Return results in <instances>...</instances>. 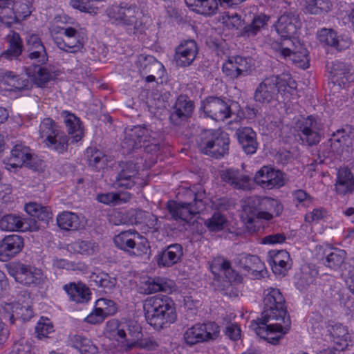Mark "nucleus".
Wrapping results in <instances>:
<instances>
[{
	"label": "nucleus",
	"mask_w": 354,
	"mask_h": 354,
	"mask_svg": "<svg viewBox=\"0 0 354 354\" xmlns=\"http://www.w3.org/2000/svg\"><path fill=\"white\" fill-rule=\"evenodd\" d=\"M143 309L147 323L156 330L167 328L177 318L174 301L165 295L148 297L144 302Z\"/></svg>",
	"instance_id": "nucleus-1"
},
{
	"label": "nucleus",
	"mask_w": 354,
	"mask_h": 354,
	"mask_svg": "<svg viewBox=\"0 0 354 354\" xmlns=\"http://www.w3.org/2000/svg\"><path fill=\"white\" fill-rule=\"evenodd\" d=\"M287 87L291 89L296 88V82H290L288 75H272L266 77L257 86L254 94V99L261 104H269L274 100H277L279 94L283 95L287 90Z\"/></svg>",
	"instance_id": "nucleus-2"
},
{
	"label": "nucleus",
	"mask_w": 354,
	"mask_h": 354,
	"mask_svg": "<svg viewBox=\"0 0 354 354\" xmlns=\"http://www.w3.org/2000/svg\"><path fill=\"white\" fill-rule=\"evenodd\" d=\"M160 134L145 126H135L127 133L122 148L131 152L143 148L148 153H154L160 149Z\"/></svg>",
	"instance_id": "nucleus-3"
},
{
	"label": "nucleus",
	"mask_w": 354,
	"mask_h": 354,
	"mask_svg": "<svg viewBox=\"0 0 354 354\" xmlns=\"http://www.w3.org/2000/svg\"><path fill=\"white\" fill-rule=\"evenodd\" d=\"M196 142L201 153L216 159L228 153L230 138L227 133L219 129L202 131Z\"/></svg>",
	"instance_id": "nucleus-4"
},
{
	"label": "nucleus",
	"mask_w": 354,
	"mask_h": 354,
	"mask_svg": "<svg viewBox=\"0 0 354 354\" xmlns=\"http://www.w3.org/2000/svg\"><path fill=\"white\" fill-rule=\"evenodd\" d=\"M184 196L185 200L183 201H169L167 209L172 218L189 223L194 215L205 208L202 198L203 194L187 189Z\"/></svg>",
	"instance_id": "nucleus-5"
},
{
	"label": "nucleus",
	"mask_w": 354,
	"mask_h": 354,
	"mask_svg": "<svg viewBox=\"0 0 354 354\" xmlns=\"http://www.w3.org/2000/svg\"><path fill=\"white\" fill-rule=\"evenodd\" d=\"M263 310L261 317L263 321H281L290 326L286 300L279 289L270 287L263 292Z\"/></svg>",
	"instance_id": "nucleus-6"
},
{
	"label": "nucleus",
	"mask_w": 354,
	"mask_h": 354,
	"mask_svg": "<svg viewBox=\"0 0 354 354\" xmlns=\"http://www.w3.org/2000/svg\"><path fill=\"white\" fill-rule=\"evenodd\" d=\"M38 131L42 143L50 150L58 153H64L68 150V137L52 118L41 120Z\"/></svg>",
	"instance_id": "nucleus-7"
},
{
	"label": "nucleus",
	"mask_w": 354,
	"mask_h": 354,
	"mask_svg": "<svg viewBox=\"0 0 354 354\" xmlns=\"http://www.w3.org/2000/svg\"><path fill=\"white\" fill-rule=\"evenodd\" d=\"M295 128L303 144L316 145L322 139L323 124L317 116L301 117L296 122Z\"/></svg>",
	"instance_id": "nucleus-8"
},
{
	"label": "nucleus",
	"mask_w": 354,
	"mask_h": 354,
	"mask_svg": "<svg viewBox=\"0 0 354 354\" xmlns=\"http://www.w3.org/2000/svg\"><path fill=\"white\" fill-rule=\"evenodd\" d=\"M115 246L131 255L142 256L147 253L149 248L147 240L135 230L122 231L115 236Z\"/></svg>",
	"instance_id": "nucleus-9"
},
{
	"label": "nucleus",
	"mask_w": 354,
	"mask_h": 354,
	"mask_svg": "<svg viewBox=\"0 0 354 354\" xmlns=\"http://www.w3.org/2000/svg\"><path fill=\"white\" fill-rule=\"evenodd\" d=\"M270 321H263V318H258L251 322L250 327L261 338L266 339L272 344H277L283 335L287 333L290 326H286L281 321H275V323L268 324Z\"/></svg>",
	"instance_id": "nucleus-10"
},
{
	"label": "nucleus",
	"mask_w": 354,
	"mask_h": 354,
	"mask_svg": "<svg viewBox=\"0 0 354 354\" xmlns=\"http://www.w3.org/2000/svg\"><path fill=\"white\" fill-rule=\"evenodd\" d=\"M220 335V327L214 322L196 324L189 328L184 333V339L187 344L194 345L198 343L208 342L216 339Z\"/></svg>",
	"instance_id": "nucleus-11"
},
{
	"label": "nucleus",
	"mask_w": 354,
	"mask_h": 354,
	"mask_svg": "<svg viewBox=\"0 0 354 354\" xmlns=\"http://www.w3.org/2000/svg\"><path fill=\"white\" fill-rule=\"evenodd\" d=\"M232 102L223 98L210 96L203 102L205 115L217 122H223L232 116Z\"/></svg>",
	"instance_id": "nucleus-12"
},
{
	"label": "nucleus",
	"mask_w": 354,
	"mask_h": 354,
	"mask_svg": "<svg viewBox=\"0 0 354 354\" xmlns=\"http://www.w3.org/2000/svg\"><path fill=\"white\" fill-rule=\"evenodd\" d=\"M8 272L16 282L28 287H35L44 282L41 270L30 265L17 263L10 268Z\"/></svg>",
	"instance_id": "nucleus-13"
},
{
	"label": "nucleus",
	"mask_w": 354,
	"mask_h": 354,
	"mask_svg": "<svg viewBox=\"0 0 354 354\" xmlns=\"http://www.w3.org/2000/svg\"><path fill=\"white\" fill-rule=\"evenodd\" d=\"M263 196L248 197L243 202L242 218L248 232L254 233L260 228L259 214L261 209Z\"/></svg>",
	"instance_id": "nucleus-14"
},
{
	"label": "nucleus",
	"mask_w": 354,
	"mask_h": 354,
	"mask_svg": "<svg viewBox=\"0 0 354 354\" xmlns=\"http://www.w3.org/2000/svg\"><path fill=\"white\" fill-rule=\"evenodd\" d=\"M31 12V4L28 0L14 1L10 7V12L3 15L0 23L10 28L26 19Z\"/></svg>",
	"instance_id": "nucleus-15"
},
{
	"label": "nucleus",
	"mask_w": 354,
	"mask_h": 354,
	"mask_svg": "<svg viewBox=\"0 0 354 354\" xmlns=\"http://www.w3.org/2000/svg\"><path fill=\"white\" fill-rule=\"evenodd\" d=\"M301 27L299 14L291 11L281 15L275 24L276 30L281 37H293Z\"/></svg>",
	"instance_id": "nucleus-16"
},
{
	"label": "nucleus",
	"mask_w": 354,
	"mask_h": 354,
	"mask_svg": "<svg viewBox=\"0 0 354 354\" xmlns=\"http://www.w3.org/2000/svg\"><path fill=\"white\" fill-rule=\"evenodd\" d=\"M317 35L322 44L333 47L339 51L348 48L352 43L351 39L347 35H338L331 28H322Z\"/></svg>",
	"instance_id": "nucleus-17"
},
{
	"label": "nucleus",
	"mask_w": 354,
	"mask_h": 354,
	"mask_svg": "<svg viewBox=\"0 0 354 354\" xmlns=\"http://www.w3.org/2000/svg\"><path fill=\"white\" fill-rule=\"evenodd\" d=\"M254 180L257 184L268 189L284 185L283 173L268 166H263L257 171Z\"/></svg>",
	"instance_id": "nucleus-18"
},
{
	"label": "nucleus",
	"mask_w": 354,
	"mask_h": 354,
	"mask_svg": "<svg viewBox=\"0 0 354 354\" xmlns=\"http://www.w3.org/2000/svg\"><path fill=\"white\" fill-rule=\"evenodd\" d=\"M194 110V103L186 95H179L173 106L169 119L174 125H180L189 118Z\"/></svg>",
	"instance_id": "nucleus-19"
},
{
	"label": "nucleus",
	"mask_w": 354,
	"mask_h": 354,
	"mask_svg": "<svg viewBox=\"0 0 354 354\" xmlns=\"http://www.w3.org/2000/svg\"><path fill=\"white\" fill-rule=\"evenodd\" d=\"M0 228L4 231H37L39 226L32 218H22L15 214H7L0 219Z\"/></svg>",
	"instance_id": "nucleus-20"
},
{
	"label": "nucleus",
	"mask_w": 354,
	"mask_h": 354,
	"mask_svg": "<svg viewBox=\"0 0 354 354\" xmlns=\"http://www.w3.org/2000/svg\"><path fill=\"white\" fill-rule=\"evenodd\" d=\"M0 313L3 319H8L12 324H15V319L27 322L33 317V310L30 306H22L19 303H5L2 304Z\"/></svg>",
	"instance_id": "nucleus-21"
},
{
	"label": "nucleus",
	"mask_w": 354,
	"mask_h": 354,
	"mask_svg": "<svg viewBox=\"0 0 354 354\" xmlns=\"http://www.w3.org/2000/svg\"><path fill=\"white\" fill-rule=\"evenodd\" d=\"M198 53L197 44L194 40H185L175 49L174 60L179 67H186L192 64Z\"/></svg>",
	"instance_id": "nucleus-22"
},
{
	"label": "nucleus",
	"mask_w": 354,
	"mask_h": 354,
	"mask_svg": "<svg viewBox=\"0 0 354 354\" xmlns=\"http://www.w3.org/2000/svg\"><path fill=\"white\" fill-rule=\"evenodd\" d=\"M140 9L136 5L129 6L115 7L109 11V16L113 19L118 24L131 26L137 28V15Z\"/></svg>",
	"instance_id": "nucleus-23"
},
{
	"label": "nucleus",
	"mask_w": 354,
	"mask_h": 354,
	"mask_svg": "<svg viewBox=\"0 0 354 354\" xmlns=\"http://www.w3.org/2000/svg\"><path fill=\"white\" fill-rule=\"evenodd\" d=\"M330 74L332 82L340 87L354 82V68L348 63L339 61L333 62Z\"/></svg>",
	"instance_id": "nucleus-24"
},
{
	"label": "nucleus",
	"mask_w": 354,
	"mask_h": 354,
	"mask_svg": "<svg viewBox=\"0 0 354 354\" xmlns=\"http://www.w3.org/2000/svg\"><path fill=\"white\" fill-rule=\"evenodd\" d=\"M0 84L8 91H21L29 90L32 83L28 78L15 75L12 72L0 68Z\"/></svg>",
	"instance_id": "nucleus-25"
},
{
	"label": "nucleus",
	"mask_w": 354,
	"mask_h": 354,
	"mask_svg": "<svg viewBox=\"0 0 354 354\" xmlns=\"http://www.w3.org/2000/svg\"><path fill=\"white\" fill-rule=\"evenodd\" d=\"M221 178L234 189L250 190L252 188L251 178L239 169H227L220 173Z\"/></svg>",
	"instance_id": "nucleus-26"
},
{
	"label": "nucleus",
	"mask_w": 354,
	"mask_h": 354,
	"mask_svg": "<svg viewBox=\"0 0 354 354\" xmlns=\"http://www.w3.org/2000/svg\"><path fill=\"white\" fill-rule=\"evenodd\" d=\"M32 158V153L29 147L17 143L10 151V156L7 159L6 169L11 170L21 167L25 164H29Z\"/></svg>",
	"instance_id": "nucleus-27"
},
{
	"label": "nucleus",
	"mask_w": 354,
	"mask_h": 354,
	"mask_svg": "<svg viewBox=\"0 0 354 354\" xmlns=\"http://www.w3.org/2000/svg\"><path fill=\"white\" fill-rule=\"evenodd\" d=\"M183 256V246L178 243H174L160 252L156 256V259L159 267L169 268L180 262Z\"/></svg>",
	"instance_id": "nucleus-28"
},
{
	"label": "nucleus",
	"mask_w": 354,
	"mask_h": 354,
	"mask_svg": "<svg viewBox=\"0 0 354 354\" xmlns=\"http://www.w3.org/2000/svg\"><path fill=\"white\" fill-rule=\"evenodd\" d=\"M27 52L28 57L38 66L45 64L48 62L46 48L37 35L32 34L28 37Z\"/></svg>",
	"instance_id": "nucleus-29"
},
{
	"label": "nucleus",
	"mask_w": 354,
	"mask_h": 354,
	"mask_svg": "<svg viewBox=\"0 0 354 354\" xmlns=\"http://www.w3.org/2000/svg\"><path fill=\"white\" fill-rule=\"evenodd\" d=\"M128 334L131 339L127 342V351L136 347L148 351H153L158 347L157 342L152 337L140 339L141 328L138 324L128 325Z\"/></svg>",
	"instance_id": "nucleus-30"
},
{
	"label": "nucleus",
	"mask_w": 354,
	"mask_h": 354,
	"mask_svg": "<svg viewBox=\"0 0 354 354\" xmlns=\"http://www.w3.org/2000/svg\"><path fill=\"white\" fill-rule=\"evenodd\" d=\"M120 171L116 176L115 185L118 188L131 189L138 179V170L136 164L129 162L120 165Z\"/></svg>",
	"instance_id": "nucleus-31"
},
{
	"label": "nucleus",
	"mask_w": 354,
	"mask_h": 354,
	"mask_svg": "<svg viewBox=\"0 0 354 354\" xmlns=\"http://www.w3.org/2000/svg\"><path fill=\"white\" fill-rule=\"evenodd\" d=\"M127 325L119 322L116 319H112L106 324L105 334L110 338L115 339L120 344L121 349L127 351V342L130 341L131 337H127L125 328Z\"/></svg>",
	"instance_id": "nucleus-32"
},
{
	"label": "nucleus",
	"mask_w": 354,
	"mask_h": 354,
	"mask_svg": "<svg viewBox=\"0 0 354 354\" xmlns=\"http://www.w3.org/2000/svg\"><path fill=\"white\" fill-rule=\"evenodd\" d=\"M261 211L259 214L261 220L270 221L274 218L279 216L283 211L281 202L274 198L263 196Z\"/></svg>",
	"instance_id": "nucleus-33"
},
{
	"label": "nucleus",
	"mask_w": 354,
	"mask_h": 354,
	"mask_svg": "<svg viewBox=\"0 0 354 354\" xmlns=\"http://www.w3.org/2000/svg\"><path fill=\"white\" fill-rule=\"evenodd\" d=\"M239 144L243 151L248 154H254L258 148L257 133L250 127H241L236 131Z\"/></svg>",
	"instance_id": "nucleus-34"
},
{
	"label": "nucleus",
	"mask_w": 354,
	"mask_h": 354,
	"mask_svg": "<svg viewBox=\"0 0 354 354\" xmlns=\"http://www.w3.org/2000/svg\"><path fill=\"white\" fill-rule=\"evenodd\" d=\"M70 299L77 304L87 303L91 299V291L83 283H69L63 287Z\"/></svg>",
	"instance_id": "nucleus-35"
},
{
	"label": "nucleus",
	"mask_w": 354,
	"mask_h": 354,
	"mask_svg": "<svg viewBox=\"0 0 354 354\" xmlns=\"http://www.w3.org/2000/svg\"><path fill=\"white\" fill-rule=\"evenodd\" d=\"M68 135L71 136L72 142H77L83 137V127L80 119L68 111L61 113Z\"/></svg>",
	"instance_id": "nucleus-36"
},
{
	"label": "nucleus",
	"mask_w": 354,
	"mask_h": 354,
	"mask_svg": "<svg viewBox=\"0 0 354 354\" xmlns=\"http://www.w3.org/2000/svg\"><path fill=\"white\" fill-rule=\"evenodd\" d=\"M6 41L8 44V48L1 54L0 58L12 60L20 56L24 46L19 33L10 31L6 37Z\"/></svg>",
	"instance_id": "nucleus-37"
},
{
	"label": "nucleus",
	"mask_w": 354,
	"mask_h": 354,
	"mask_svg": "<svg viewBox=\"0 0 354 354\" xmlns=\"http://www.w3.org/2000/svg\"><path fill=\"white\" fill-rule=\"evenodd\" d=\"M335 186L336 192L339 195L344 196L354 191V176L349 169H339Z\"/></svg>",
	"instance_id": "nucleus-38"
},
{
	"label": "nucleus",
	"mask_w": 354,
	"mask_h": 354,
	"mask_svg": "<svg viewBox=\"0 0 354 354\" xmlns=\"http://www.w3.org/2000/svg\"><path fill=\"white\" fill-rule=\"evenodd\" d=\"M330 151L324 152L323 156L329 158L330 153H339L343 151L344 147H349L352 142L350 136L346 134L345 130L339 129L333 133L331 138L328 140Z\"/></svg>",
	"instance_id": "nucleus-39"
},
{
	"label": "nucleus",
	"mask_w": 354,
	"mask_h": 354,
	"mask_svg": "<svg viewBox=\"0 0 354 354\" xmlns=\"http://www.w3.org/2000/svg\"><path fill=\"white\" fill-rule=\"evenodd\" d=\"M139 62L138 70L141 77L152 73L156 74L158 77L162 78L165 73L163 64L153 56L146 57Z\"/></svg>",
	"instance_id": "nucleus-40"
},
{
	"label": "nucleus",
	"mask_w": 354,
	"mask_h": 354,
	"mask_svg": "<svg viewBox=\"0 0 354 354\" xmlns=\"http://www.w3.org/2000/svg\"><path fill=\"white\" fill-rule=\"evenodd\" d=\"M271 261L270 264L272 271L277 274L284 273L290 266L289 253L286 250L270 252Z\"/></svg>",
	"instance_id": "nucleus-41"
},
{
	"label": "nucleus",
	"mask_w": 354,
	"mask_h": 354,
	"mask_svg": "<svg viewBox=\"0 0 354 354\" xmlns=\"http://www.w3.org/2000/svg\"><path fill=\"white\" fill-rule=\"evenodd\" d=\"M330 333L333 342L337 346L335 351H343L347 348L350 335L346 326L341 324H335L332 326Z\"/></svg>",
	"instance_id": "nucleus-42"
},
{
	"label": "nucleus",
	"mask_w": 354,
	"mask_h": 354,
	"mask_svg": "<svg viewBox=\"0 0 354 354\" xmlns=\"http://www.w3.org/2000/svg\"><path fill=\"white\" fill-rule=\"evenodd\" d=\"M90 281L100 288L113 290L117 284V278L99 269H95L89 276Z\"/></svg>",
	"instance_id": "nucleus-43"
},
{
	"label": "nucleus",
	"mask_w": 354,
	"mask_h": 354,
	"mask_svg": "<svg viewBox=\"0 0 354 354\" xmlns=\"http://www.w3.org/2000/svg\"><path fill=\"white\" fill-rule=\"evenodd\" d=\"M238 263L241 268L252 273L261 272L264 268V263L257 255L241 254L238 257Z\"/></svg>",
	"instance_id": "nucleus-44"
},
{
	"label": "nucleus",
	"mask_w": 354,
	"mask_h": 354,
	"mask_svg": "<svg viewBox=\"0 0 354 354\" xmlns=\"http://www.w3.org/2000/svg\"><path fill=\"white\" fill-rule=\"evenodd\" d=\"M98 245L91 240H77L68 244L67 250L83 255H93L98 251Z\"/></svg>",
	"instance_id": "nucleus-45"
},
{
	"label": "nucleus",
	"mask_w": 354,
	"mask_h": 354,
	"mask_svg": "<svg viewBox=\"0 0 354 354\" xmlns=\"http://www.w3.org/2000/svg\"><path fill=\"white\" fill-rule=\"evenodd\" d=\"M269 20V17L266 15L261 14L255 16L250 24L245 26L241 30V35L244 37H254L264 27Z\"/></svg>",
	"instance_id": "nucleus-46"
},
{
	"label": "nucleus",
	"mask_w": 354,
	"mask_h": 354,
	"mask_svg": "<svg viewBox=\"0 0 354 354\" xmlns=\"http://www.w3.org/2000/svg\"><path fill=\"white\" fill-rule=\"evenodd\" d=\"M56 46L62 50L70 53H76L84 47V38H54Z\"/></svg>",
	"instance_id": "nucleus-47"
},
{
	"label": "nucleus",
	"mask_w": 354,
	"mask_h": 354,
	"mask_svg": "<svg viewBox=\"0 0 354 354\" xmlns=\"http://www.w3.org/2000/svg\"><path fill=\"white\" fill-rule=\"evenodd\" d=\"M86 156L88 165L95 171H100L107 165V157L101 151L88 148L86 151Z\"/></svg>",
	"instance_id": "nucleus-48"
},
{
	"label": "nucleus",
	"mask_w": 354,
	"mask_h": 354,
	"mask_svg": "<svg viewBox=\"0 0 354 354\" xmlns=\"http://www.w3.org/2000/svg\"><path fill=\"white\" fill-rule=\"evenodd\" d=\"M58 226L64 230H76L80 225L79 216L71 212H63L57 217Z\"/></svg>",
	"instance_id": "nucleus-49"
},
{
	"label": "nucleus",
	"mask_w": 354,
	"mask_h": 354,
	"mask_svg": "<svg viewBox=\"0 0 354 354\" xmlns=\"http://www.w3.org/2000/svg\"><path fill=\"white\" fill-rule=\"evenodd\" d=\"M57 75L58 73L50 66L40 67L33 76V82L37 86L43 88Z\"/></svg>",
	"instance_id": "nucleus-50"
},
{
	"label": "nucleus",
	"mask_w": 354,
	"mask_h": 354,
	"mask_svg": "<svg viewBox=\"0 0 354 354\" xmlns=\"http://www.w3.org/2000/svg\"><path fill=\"white\" fill-rule=\"evenodd\" d=\"M26 212L32 217L48 223L52 218V214L48 207H44L37 203H30L25 206Z\"/></svg>",
	"instance_id": "nucleus-51"
},
{
	"label": "nucleus",
	"mask_w": 354,
	"mask_h": 354,
	"mask_svg": "<svg viewBox=\"0 0 354 354\" xmlns=\"http://www.w3.org/2000/svg\"><path fill=\"white\" fill-rule=\"evenodd\" d=\"M142 288L145 290V293L152 294L159 291L166 292L168 290L169 286L164 278L149 277L143 282Z\"/></svg>",
	"instance_id": "nucleus-52"
},
{
	"label": "nucleus",
	"mask_w": 354,
	"mask_h": 354,
	"mask_svg": "<svg viewBox=\"0 0 354 354\" xmlns=\"http://www.w3.org/2000/svg\"><path fill=\"white\" fill-rule=\"evenodd\" d=\"M346 253L344 250L333 248L326 255L324 264L326 266L336 270L341 266L346 259Z\"/></svg>",
	"instance_id": "nucleus-53"
},
{
	"label": "nucleus",
	"mask_w": 354,
	"mask_h": 354,
	"mask_svg": "<svg viewBox=\"0 0 354 354\" xmlns=\"http://www.w3.org/2000/svg\"><path fill=\"white\" fill-rule=\"evenodd\" d=\"M331 3L329 0H306V10L312 15H319L330 10Z\"/></svg>",
	"instance_id": "nucleus-54"
},
{
	"label": "nucleus",
	"mask_w": 354,
	"mask_h": 354,
	"mask_svg": "<svg viewBox=\"0 0 354 354\" xmlns=\"http://www.w3.org/2000/svg\"><path fill=\"white\" fill-rule=\"evenodd\" d=\"M98 202L105 205H118L120 202H127L131 198V194L129 193L124 194V197L122 198V194L114 192H108L99 194L97 196Z\"/></svg>",
	"instance_id": "nucleus-55"
},
{
	"label": "nucleus",
	"mask_w": 354,
	"mask_h": 354,
	"mask_svg": "<svg viewBox=\"0 0 354 354\" xmlns=\"http://www.w3.org/2000/svg\"><path fill=\"white\" fill-rule=\"evenodd\" d=\"M4 239L11 258L20 252L24 248V239L19 235L12 234L6 236L4 237Z\"/></svg>",
	"instance_id": "nucleus-56"
},
{
	"label": "nucleus",
	"mask_w": 354,
	"mask_h": 354,
	"mask_svg": "<svg viewBox=\"0 0 354 354\" xmlns=\"http://www.w3.org/2000/svg\"><path fill=\"white\" fill-rule=\"evenodd\" d=\"M95 306L106 317L115 315L118 311L115 302L106 298L98 299Z\"/></svg>",
	"instance_id": "nucleus-57"
},
{
	"label": "nucleus",
	"mask_w": 354,
	"mask_h": 354,
	"mask_svg": "<svg viewBox=\"0 0 354 354\" xmlns=\"http://www.w3.org/2000/svg\"><path fill=\"white\" fill-rule=\"evenodd\" d=\"M54 332V326L52 322L46 317H41L35 327V333L39 339L48 337V335Z\"/></svg>",
	"instance_id": "nucleus-58"
},
{
	"label": "nucleus",
	"mask_w": 354,
	"mask_h": 354,
	"mask_svg": "<svg viewBox=\"0 0 354 354\" xmlns=\"http://www.w3.org/2000/svg\"><path fill=\"white\" fill-rule=\"evenodd\" d=\"M218 0H203L194 11L198 14L211 16L215 15L218 8Z\"/></svg>",
	"instance_id": "nucleus-59"
},
{
	"label": "nucleus",
	"mask_w": 354,
	"mask_h": 354,
	"mask_svg": "<svg viewBox=\"0 0 354 354\" xmlns=\"http://www.w3.org/2000/svg\"><path fill=\"white\" fill-rule=\"evenodd\" d=\"M297 42H299L295 36L293 37H281V41L279 45V50L284 58L297 48Z\"/></svg>",
	"instance_id": "nucleus-60"
},
{
	"label": "nucleus",
	"mask_w": 354,
	"mask_h": 354,
	"mask_svg": "<svg viewBox=\"0 0 354 354\" xmlns=\"http://www.w3.org/2000/svg\"><path fill=\"white\" fill-rule=\"evenodd\" d=\"M308 55L307 49L300 42H297V48L293 50L288 57L294 63L304 66L308 62Z\"/></svg>",
	"instance_id": "nucleus-61"
},
{
	"label": "nucleus",
	"mask_w": 354,
	"mask_h": 354,
	"mask_svg": "<svg viewBox=\"0 0 354 354\" xmlns=\"http://www.w3.org/2000/svg\"><path fill=\"white\" fill-rule=\"evenodd\" d=\"M292 197L297 207H307L312 203L313 198L303 189H296L292 192Z\"/></svg>",
	"instance_id": "nucleus-62"
},
{
	"label": "nucleus",
	"mask_w": 354,
	"mask_h": 354,
	"mask_svg": "<svg viewBox=\"0 0 354 354\" xmlns=\"http://www.w3.org/2000/svg\"><path fill=\"white\" fill-rule=\"evenodd\" d=\"M225 222L226 220L223 215L220 213H214L205 221V224L212 231H219L223 229Z\"/></svg>",
	"instance_id": "nucleus-63"
},
{
	"label": "nucleus",
	"mask_w": 354,
	"mask_h": 354,
	"mask_svg": "<svg viewBox=\"0 0 354 354\" xmlns=\"http://www.w3.org/2000/svg\"><path fill=\"white\" fill-rule=\"evenodd\" d=\"M236 63V57H230L223 64V72L230 78L234 79L239 77V73L237 69V64Z\"/></svg>",
	"instance_id": "nucleus-64"
}]
</instances>
